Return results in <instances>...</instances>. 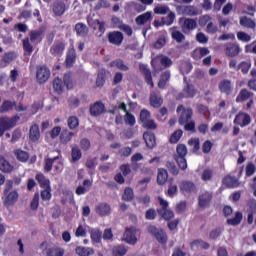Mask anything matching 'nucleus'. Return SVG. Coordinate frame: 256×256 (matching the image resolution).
Listing matches in <instances>:
<instances>
[{
  "mask_svg": "<svg viewBox=\"0 0 256 256\" xmlns=\"http://www.w3.org/2000/svg\"><path fill=\"white\" fill-rule=\"evenodd\" d=\"M4 207H13L17 201H19V192L13 190V181L7 180L4 186L3 197H2Z\"/></svg>",
  "mask_w": 256,
  "mask_h": 256,
  "instance_id": "f257e3e1",
  "label": "nucleus"
},
{
  "mask_svg": "<svg viewBox=\"0 0 256 256\" xmlns=\"http://www.w3.org/2000/svg\"><path fill=\"white\" fill-rule=\"evenodd\" d=\"M151 63L155 71H162V69H167V67H171L173 65L171 58L164 55L155 56Z\"/></svg>",
  "mask_w": 256,
  "mask_h": 256,
  "instance_id": "f03ea898",
  "label": "nucleus"
},
{
  "mask_svg": "<svg viewBox=\"0 0 256 256\" xmlns=\"http://www.w3.org/2000/svg\"><path fill=\"white\" fill-rule=\"evenodd\" d=\"M176 156L175 161L178 163V166L182 171L187 169V160L185 159L187 155V146L185 144H178L176 147Z\"/></svg>",
  "mask_w": 256,
  "mask_h": 256,
  "instance_id": "7ed1b4c3",
  "label": "nucleus"
},
{
  "mask_svg": "<svg viewBox=\"0 0 256 256\" xmlns=\"http://www.w3.org/2000/svg\"><path fill=\"white\" fill-rule=\"evenodd\" d=\"M17 121H19L18 116H14L12 118L3 117L0 118V137L5 135V131H9V129H13L15 125H17Z\"/></svg>",
  "mask_w": 256,
  "mask_h": 256,
  "instance_id": "20e7f679",
  "label": "nucleus"
},
{
  "mask_svg": "<svg viewBox=\"0 0 256 256\" xmlns=\"http://www.w3.org/2000/svg\"><path fill=\"white\" fill-rule=\"evenodd\" d=\"M122 241L128 243V245H136L137 243V228L129 227L123 234Z\"/></svg>",
  "mask_w": 256,
  "mask_h": 256,
  "instance_id": "39448f33",
  "label": "nucleus"
},
{
  "mask_svg": "<svg viewBox=\"0 0 256 256\" xmlns=\"http://www.w3.org/2000/svg\"><path fill=\"white\" fill-rule=\"evenodd\" d=\"M148 232L153 235L158 243H162L165 245L167 243V234L162 229H158L157 227L151 225L148 227Z\"/></svg>",
  "mask_w": 256,
  "mask_h": 256,
  "instance_id": "423d86ee",
  "label": "nucleus"
},
{
  "mask_svg": "<svg viewBox=\"0 0 256 256\" xmlns=\"http://www.w3.org/2000/svg\"><path fill=\"white\" fill-rule=\"evenodd\" d=\"M41 251L47 256H63L65 255V250L61 248H49L47 242H43L40 245Z\"/></svg>",
  "mask_w": 256,
  "mask_h": 256,
  "instance_id": "0eeeda50",
  "label": "nucleus"
},
{
  "mask_svg": "<svg viewBox=\"0 0 256 256\" xmlns=\"http://www.w3.org/2000/svg\"><path fill=\"white\" fill-rule=\"evenodd\" d=\"M49 77H51V71H49V68L45 66H40L36 70V79L38 83L43 84L47 83L49 81Z\"/></svg>",
  "mask_w": 256,
  "mask_h": 256,
  "instance_id": "6e6552de",
  "label": "nucleus"
},
{
  "mask_svg": "<svg viewBox=\"0 0 256 256\" xmlns=\"http://www.w3.org/2000/svg\"><path fill=\"white\" fill-rule=\"evenodd\" d=\"M234 125H239V127H247L251 124V116L245 112H239L233 121Z\"/></svg>",
  "mask_w": 256,
  "mask_h": 256,
  "instance_id": "1a4fd4ad",
  "label": "nucleus"
},
{
  "mask_svg": "<svg viewBox=\"0 0 256 256\" xmlns=\"http://www.w3.org/2000/svg\"><path fill=\"white\" fill-rule=\"evenodd\" d=\"M117 109H120L121 111L126 112V114L124 116V121H125L126 125H130V127H133V125H135V123H136L135 116L127 110V105H125L124 102H120L117 105Z\"/></svg>",
  "mask_w": 256,
  "mask_h": 256,
  "instance_id": "9d476101",
  "label": "nucleus"
},
{
  "mask_svg": "<svg viewBox=\"0 0 256 256\" xmlns=\"http://www.w3.org/2000/svg\"><path fill=\"white\" fill-rule=\"evenodd\" d=\"M109 43L112 45H121L123 43V33L119 31H113L108 34Z\"/></svg>",
  "mask_w": 256,
  "mask_h": 256,
  "instance_id": "9b49d317",
  "label": "nucleus"
},
{
  "mask_svg": "<svg viewBox=\"0 0 256 256\" xmlns=\"http://www.w3.org/2000/svg\"><path fill=\"white\" fill-rule=\"evenodd\" d=\"M241 53V48L237 44H226L225 55L227 57H237Z\"/></svg>",
  "mask_w": 256,
  "mask_h": 256,
  "instance_id": "f8f14e48",
  "label": "nucleus"
},
{
  "mask_svg": "<svg viewBox=\"0 0 256 256\" xmlns=\"http://www.w3.org/2000/svg\"><path fill=\"white\" fill-rule=\"evenodd\" d=\"M181 27L183 33H189L193 31V29H197V21H195V19L186 18Z\"/></svg>",
  "mask_w": 256,
  "mask_h": 256,
  "instance_id": "ddd939ff",
  "label": "nucleus"
},
{
  "mask_svg": "<svg viewBox=\"0 0 256 256\" xmlns=\"http://www.w3.org/2000/svg\"><path fill=\"white\" fill-rule=\"evenodd\" d=\"M211 199H213V194L209 191H204L199 196V206L207 207L211 203Z\"/></svg>",
  "mask_w": 256,
  "mask_h": 256,
  "instance_id": "4468645a",
  "label": "nucleus"
},
{
  "mask_svg": "<svg viewBox=\"0 0 256 256\" xmlns=\"http://www.w3.org/2000/svg\"><path fill=\"white\" fill-rule=\"evenodd\" d=\"M219 89L221 93H225V95H231L233 93V84L231 80H222L219 83Z\"/></svg>",
  "mask_w": 256,
  "mask_h": 256,
  "instance_id": "2eb2a0df",
  "label": "nucleus"
},
{
  "mask_svg": "<svg viewBox=\"0 0 256 256\" xmlns=\"http://www.w3.org/2000/svg\"><path fill=\"white\" fill-rule=\"evenodd\" d=\"M149 21H153V13L146 12L136 17L135 22L138 25H146Z\"/></svg>",
  "mask_w": 256,
  "mask_h": 256,
  "instance_id": "dca6fc26",
  "label": "nucleus"
},
{
  "mask_svg": "<svg viewBox=\"0 0 256 256\" xmlns=\"http://www.w3.org/2000/svg\"><path fill=\"white\" fill-rule=\"evenodd\" d=\"M96 213L100 217H105L111 213V206L107 203H100L96 206Z\"/></svg>",
  "mask_w": 256,
  "mask_h": 256,
  "instance_id": "f3484780",
  "label": "nucleus"
},
{
  "mask_svg": "<svg viewBox=\"0 0 256 256\" xmlns=\"http://www.w3.org/2000/svg\"><path fill=\"white\" fill-rule=\"evenodd\" d=\"M75 253L78 256H91L95 255V249L91 247L78 246L75 248Z\"/></svg>",
  "mask_w": 256,
  "mask_h": 256,
  "instance_id": "a211bd4d",
  "label": "nucleus"
},
{
  "mask_svg": "<svg viewBox=\"0 0 256 256\" xmlns=\"http://www.w3.org/2000/svg\"><path fill=\"white\" fill-rule=\"evenodd\" d=\"M13 169L14 167L11 162H9L5 157L0 156V171H2V173H11Z\"/></svg>",
  "mask_w": 256,
  "mask_h": 256,
  "instance_id": "6ab92c4d",
  "label": "nucleus"
},
{
  "mask_svg": "<svg viewBox=\"0 0 256 256\" xmlns=\"http://www.w3.org/2000/svg\"><path fill=\"white\" fill-rule=\"evenodd\" d=\"M149 101L151 107H154L156 109H159V107L163 105V98H161V96H159L155 92H151Z\"/></svg>",
  "mask_w": 256,
  "mask_h": 256,
  "instance_id": "aec40b11",
  "label": "nucleus"
},
{
  "mask_svg": "<svg viewBox=\"0 0 256 256\" xmlns=\"http://www.w3.org/2000/svg\"><path fill=\"white\" fill-rule=\"evenodd\" d=\"M17 55H15V52H7L2 56V59L0 61L1 67H7L9 63H12V61H15Z\"/></svg>",
  "mask_w": 256,
  "mask_h": 256,
  "instance_id": "412c9836",
  "label": "nucleus"
},
{
  "mask_svg": "<svg viewBox=\"0 0 256 256\" xmlns=\"http://www.w3.org/2000/svg\"><path fill=\"white\" fill-rule=\"evenodd\" d=\"M105 111V104L101 102H96L94 105L90 107V113L94 117L101 115Z\"/></svg>",
  "mask_w": 256,
  "mask_h": 256,
  "instance_id": "4be33fe9",
  "label": "nucleus"
},
{
  "mask_svg": "<svg viewBox=\"0 0 256 256\" xmlns=\"http://www.w3.org/2000/svg\"><path fill=\"white\" fill-rule=\"evenodd\" d=\"M191 117H193V110L191 108L183 109V112L179 118L180 125H185V123H189Z\"/></svg>",
  "mask_w": 256,
  "mask_h": 256,
  "instance_id": "5701e85b",
  "label": "nucleus"
},
{
  "mask_svg": "<svg viewBox=\"0 0 256 256\" xmlns=\"http://www.w3.org/2000/svg\"><path fill=\"white\" fill-rule=\"evenodd\" d=\"M168 179H169V174L167 173V170L163 168H159L158 174H157L158 185H165Z\"/></svg>",
  "mask_w": 256,
  "mask_h": 256,
  "instance_id": "b1692460",
  "label": "nucleus"
},
{
  "mask_svg": "<svg viewBox=\"0 0 256 256\" xmlns=\"http://www.w3.org/2000/svg\"><path fill=\"white\" fill-rule=\"evenodd\" d=\"M14 155L21 163H27L29 161V152L21 149L14 150Z\"/></svg>",
  "mask_w": 256,
  "mask_h": 256,
  "instance_id": "393cba45",
  "label": "nucleus"
},
{
  "mask_svg": "<svg viewBox=\"0 0 256 256\" xmlns=\"http://www.w3.org/2000/svg\"><path fill=\"white\" fill-rule=\"evenodd\" d=\"M29 137L30 140L35 142V141H39L40 137H41V132L39 131V125H32L29 131Z\"/></svg>",
  "mask_w": 256,
  "mask_h": 256,
  "instance_id": "a878e982",
  "label": "nucleus"
},
{
  "mask_svg": "<svg viewBox=\"0 0 256 256\" xmlns=\"http://www.w3.org/2000/svg\"><path fill=\"white\" fill-rule=\"evenodd\" d=\"M140 71L141 73H143L147 84L150 85L151 87H155V84L153 83V78L151 77V71H149L147 66L140 65Z\"/></svg>",
  "mask_w": 256,
  "mask_h": 256,
  "instance_id": "bb28decb",
  "label": "nucleus"
},
{
  "mask_svg": "<svg viewBox=\"0 0 256 256\" xmlns=\"http://www.w3.org/2000/svg\"><path fill=\"white\" fill-rule=\"evenodd\" d=\"M90 237L93 244L101 243V238L103 237V233L101 230L97 228L90 229Z\"/></svg>",
  "mask_w": 256,
  "mask_h": 256,
  "instance_id": "cd10ccee",
  "label": "nucleus"
},
{
  "mask_svg": "<svg viewBox=\"0 0 256 256\" xmlns=\"http://www.w3.org/2000/svg\"><path fill=\"white\" fill-rule=\"evenodd\" d=\"M144 141L146 143V146L149 147V149H153L156 145V139L155 134L146 132L143 135Z\"/></svg>",
  "mask_w": 256,
  "mask_h": 256,
  "instance_id": "c85d7f7f",
  "label": "nucleus"
},
{
  "mask_svg": "<svg viewBox=\"0 0 256 256\" xmlns=\"http://www.w3.org/2000/svg\"><path fill=\"white\" fill-rule=\"evenodd\" d=\"M65 51V44L63 42H56L50 49V53L52 55H63V52Z\"/></svg>",
  "mask_w": 256,
  "mask_h": 256,
  "instance_id": "c756f323",
  "label": "nucleus"
},
{
  "mask_svg": "<svg viewBox=\"0 0 256 256\" xmlns=\"http://www.w3.org/2000/svg\"><path fill=\"white\" fill-rule=\"evenodd\" d=\"M240 25L241 27H246L247 29H255L256 27L254 20L247 16L240 17Z\"/></svg>",
  "mask_w": 256,
  "mask_h": 256,
  "instance_id": "7c9ffc66",
  "label": "nucleus"
},
{
  "mask_svg": "<svg viewBox=\"0 0 256 256\" xmlns=\"http://www.w3.org/2000/svg\"><path fill=\"white\" fill-rule=\"evenodd\" d=\"M195 184L193 182L184 181L180 184V191L183 193H193L195 192Z\"/></svg>",
  "mask_w": 256,
  "mask_h": 256,
  "instance_id": "2f4dec72",
  "label": "nucleus"
},
{
  "mask_svg": "<svg viewBox=\"0 0 256 256\" xmlns=\"http://www.w3.org/2000/svg\"><path fill=\"white\" fill-rule=\"evenodd\" d=\"M223 183L224 185H226V187H229L230 189L239 187V180L233 176H226L223 179Z\"/></svg>",
  "mask_w": 256,
  "mask_h": 256,
  "instance_id": "473e14b6",
  "label": "nucleus"
},
{
  "mask_svg": "<svg viewBox=\"0 0 256 256\" xmlns=\"http://www.w3.org/2000/svg\"><path fill=\"white\" fill-rule=\"evenodd\" d=\"M206 55H209V49L205 47L197 48L192 53L194 59H202V57H206Z\"/></svg>",
  "mask_w": 256,
  "mask_h": 256,
  "instance_id": "72a5a7b5",
  "label": "nucleus"
},
{
  "mask_svg": "<svg viewBox=\"0 0 256 256\" xmlns=\"http://www.w3.org/2000/svg\"><path fill=\"white\" fill-rule=\"evenodd\" d=\"M75 31L80 37H86L89 33V28L83 23H77L75 25Z\"/></svg>",
  "mask_w": 256,
  "mask_h": 256,
  "instance_id": "f704fd0d",
  "label": "nucleus"
},
{
  "mask_svg": "<svg viewBox=\"0 0 256 256\" xmlns=\"http://www.w3.org/2000/svg\"><path fill=\"white\" fill-rule=\"evenodd\" d=\"M169 79H171V73L169 72L162 73L158 81L159 89H165V86L167 85V81H169Z\"/></svg>",
  "mask_w": 256,
  "mask_h": 256,
  "instance_id": "c9c22d12",
  "label": "nucleus"
},
{
  "mask_svg": "<svg viewBox=\"0 0 256 256\" xmlns=\"http://www.w3.org/2000/svg\"><path fill=\"white\" fill-rule=\"evenodd\" d=\"M53 12L57 17H61L65 13V4L63 2L54 3Z\"/></svg>",
  "mask_w": 256,
  "mask_h": 256,
  "instance_id": "e433bc0d",
  "label": "nucleus"
},
{
  "mask_svg": "<svg viewBox=\"0 0 256 256\" xmlns=\"http://www.w3.org/2000/svg\"><path fill=\"white\" fill-rule=\"evenodd\" d=\"M251 97V92L247 89H242L238 96L236 97V103H243V101H247Z\"/></svg>",
  "mask_w": 256,
  "mask_h": 256,
  "instance_id": "4c0bfd02",
  "label": "nucleus"
},
{
  "mask_svg": "<svg viewBox=\"0 0 256 256\" xmlns=\"http://www.w3.org/2000/svg\"><path fill=\"white\" fill-rule=\"evenodd\" d=\"M36 180L38 181V183L42 187V189L47 188V187H51V182L43 174H37L36 175Z\"/></svg>",
  "mask_w": 256,
  "mask_h": 256,
  "instance_id": "58836bf2",
  "label": "nucleus"
},
{
  "mask_svg": "<svg viewBox=\"0 0 256 256\" xmlns=\"http://www.w3.org/2000/svg\"><path fill=\"white\" fill-rule=\"evenodd\" d=\"M171 9H169V6L166 5H156L154 7V13L156 15H167V13H170Z\"/></svg>",
  "mask_w": 256,
  "mask_h": 256,
  "instance_id": "ea45409f",
  "label": "nucleus"
},
{
  "mask_svg": "<svg viewBox=\"0 0 256 256\" xmlns=\"http://www.w3.org/2000/svg\"><path fill=\"white\" fill-rule=\"evenodd\" d=\"M249 69H251V61H242L238 64V71H241L243 75H247L249 73Z\"/></svg>",
  "mask_w": 256,
  "mask_h": 256,
  "instance_id": "a19ab883",
  "label": "nucleus"
},
{
  "mask_svg": "<svg viewBox=\"0 0 256 256\" xmlns=\"http://www.w3.org/2000/svg\"><path fill=\"white\" fill-rule=\"evenodd\" d=\"M127 255V248L123 245L115 246L112 250V256H125Z\"/></svg>",
  "mask_w": 256,
  "mask_h": 256,
  "instance_id": "79ce46f5",
  "label": "nucleus"
},
{
  "mask_svg": "<svg viewBox=\"0 0 256 256\" xmlns=\"http://www.w3.org/2000/svg\"><path fill=\"white\" fill-rule=\"evenodd\" d=\"M77 55L75 53V48H72L68 51L67 58H66V65L67 67H71L73 63H75Z\"/></svg>",
  "mask_w": 256,
  "mask_h": 256,
  "instance_id": "37998d69",
  "label": "nucleus"
},
{
  "mask_svg": "<svg viewBox=\"0 0 256 256\" xmlns=\"http://www.w3.org/2000/svg\"><path fill=\"white\" fill-rule=\"evenodd\" d=\"M183 13L189 17H194L195 15H199V10L195 6H185L183 8Z\"/></svg>",
  "mask_w": 256,
  "mask_h": 256,
  "instance_id": "c03bdc74",
  "label": "nucleus"
},
{
  "mask_svg": "<svg viewBox=\"0 0 256 256\" xmlns=\"http://www.w3.org/2000/svg\"><path fill=\"white\" fill-rule=\"evenodd\" d=\"M110 67H117L120 71H129V66L123 60H115L110 63Z\"/></svg>",
  "mask_w": 256,
  "mask_h": 256,
  "instance_id": "a18cd8bd",
  "label": "nucleus"
},
{
  "mask_svg": "<svg viewBox=\"0 0 256 256\" xmlns=\"http://www.w3.org/2000/svg\"><path fill=\"white\" fill-rule=\"evenodd\" d=\"M243 220V214L241 212H236L235 217L230 218L227 220L228 225H239L241 221Z\"/></svg>",
  "mask_w": 256,
  "mask_h": 256,
  "instance_id": "49530a36",
  "label": "nucleus"
},
{
  "mask_svg": "<svg viewBox=\"0 0 256 256\" xmlns=\"http://www.w3.org/2000/svg\"><path fill=\"white\" fill-rule=\"evenodd\" d=\"M12 109H15V102L6 100L0 106V113H7V111H11Z\"/></svg>",
  "mask_w": 256,
  "mask_h": 256,
  "instance_id": "de8ad7c7",
  "label": "nucleus"
},
{
  "mask_svg": "<svg viewBox=\"0 0 256 256\" xmlns=\"http://www.w3.org/2000/svg\"><path fill=\"white\" fill-rule=\"evenodd\" d=\"M171 35L172 39L177 41V43H183V41H185V35H183V33L179 30L173 29Z\"/></svg>",
  "mask_w": 256,
  "mask_h": 256,
  "instance_id": "09e8293b",
  "label": "nucleus"
},
{
  "mask_svg": "<svg viewBox=\"0 0 256 256\" xmlns=\"http://www.w3.org/2000/svg\"><path fill=\"white\" fill-rule=\"evenodd\" d=\"M158 213L165 219L166 221H170V219H173L175 217V213L173 210L165 209V210H158Z\"/></svg>",
  "mask_w": 256,
  "mask_h": 256,
  "instance_id": "8fccbe9b",
  "label": "nucleus"
},
{
  "mask_svg": "<svg viewBox=\"0 0 256 256\" xmlns=\"http://www.w3.org/2000/svg\"><path fill=\"white\" fill-rule=\"evenodd\" d=\"M53 89L56 93H63V80L61 78H55L53 81Z\"/></svg>",
  "mask_w": 256,
  "mask_h": 256,
  "instance_id": "3c124183",
  "label": "nucleus"
},
{
  "mask_svg": "<svg viewBox=\"0 0 256 256\" xmlns=\"http://www.w3.org/2000/svg\"><path fill=\"white\" fill-rule=\"evenodd\" d=\"M74 135L75 134L73 132H69V130H64L60 135L61 142L69 143V141H71V139H73Z\"/></svg>",
  "mask_w": 256,
  "mask_h": 256,
  "instance_id": "603ef678",
  "label": "nucleus"
},
{
  "mask_svg": "<svg viewBox=\"0 0 256 256\" xmlns=\"http://www.w3.org/2000/svg\"><path fill=\"white\" fill-rule=\"evenodd\" d=\"M167 16L162 18L163 25H173V21H175V13L173 11H170V13L166 14Z\"/></svg>",
  "mask_w": 256,
  "mask_h": 256,
  "instance_id": "864d4df0",
  "label": "nucleus"
},
{
  "mask_svg": "<svg viewBox=\"0 0 256 256\" xmlns=\"http://www.w3.org/2000/svg\"><path fill=\"white\" fill-rule=\"evenodd\" d=\"M59 159V156H56L54 158H46L45 159V164H44V171L49 173L51 169H53V162L57 161Z\"/></svg>",
  "mask_w": 256,
  "mask_h": 256,
  "instance_id": "5fc2aeb1",
  "label": "nucleus"
},
{
  "mask_svg": "<svg viewBox=\"0 0 256 256\" xmlns=\"http://www.w3.org/2000/svg\"><path fill=\"white\" fill-rule=\"evenodd\" d=\"M135 197V195L133 194V189L127 187L124 190V194L122 195V200L123 201H133V198Z\"/></svg>",
  "mask_w": 256,
  "mask_h": 256,
  "instance_id": "6e6d98bb",
  "label": "nucleus"
},
{
  "mask_svg": "<svg viewBox=\"0 0 256 256\" xmlns=\"http://www.w3.org/2000/svg\"><path fill=\"white\" fill-rule=\"evenodd\" d=\"M40 195H41L42 201H51V197H52L51 186H48V187L44 188L41 191Z\"/></svg>",
  "mask_w": 256,
  "mask_h": 256,
  "instance_id": "4d7b16f0",
  "label": "nucleus"
},
{
  "mask_svg": "<svg viewBox=\"0 0 256 256\" xmlns=\"http://www.w3.org/2000/svg\"><path fill=\"white\" fill-rule=\"evenodd\" d=\"M67 123L69 129H77L79 127V119L76 116H70Z\"/></svg>",
  "mask_w": 256,
  "mask_h": 256,
  "instance_id": "13d9d810",
  "label": "nucleus"
},
{
  "mask_svg": "<svg viewBox=\"0 0 256 256\" xmlns=\"http://www.w3.org/2000/svg\"><path fill=\"white\" fill-rule=\"evenodd\" d=\"M22 43L25 55H31V53H33V46L29 42V38L22 40Z\"/></svg>",
  "mask_w": 256,
  "mask_h": 256,
  "instance_id": "bf43d9fd",
  "label": "nucleus"
},
{
  "mask_svg": "<svg viewBox=\"0 0 256 256\" xmlns=\"http://www.w3.org/2000/svg\"><path fill=\"white\" fill-rule=\"evenodd\" d=\"M105 85V71L102 70L98 72V76L96 79V87H103Z\"/></svg>",
  "mask_w": 256,
  "mask_h": 256,
  "instance_id": "052dcab7",
  "label": "nucleus"
},
{
  "mask_svg": "<svg viewBox=\"0 0 256 256\" xmlns=\"http://www.w3.org/2000/svg\"><path fill=\"white\" fill-rule=\"evenodd\" d=\"M41 35H43V31L41 30L30 32V41H32V43H35V41H41Z\"/></svg>",
  "mask_w": 256,
  "mask_h": 256,
  "instance_id": "680f3d73",
  "label": "nucleus"
},
{
  "mask_svg": "<svg viewBox=\"0 0 256 256\" xmlns=\"http://www.w3.org/2000/svg\"><path fill=\"white\" fill-rule=\"evenodd\" d=\"M181 137H183V130H176L170 137V143H179Z\"/></svg>",
  "mask_w": 256,
  "mask_h": 256,
  "instance_id": "e2e57ef3",
  "label": "nucleus"
},
{
  "mask_svg": "<svg viewBox=\"0 0 256 256\" xmlns=\"http://www.w3.org/2000/svg\"><path fill=\"white\" fill-rule=\"evenodd\" d=\"M245 170H246V177H252V175H254L256 171L255 164H253V162H249L246 165Z\"/></svg>",
  "mask_w": 256,
  "mask_h": 256,
  "instance_id": "0e129e2a",
  "label": "nucleus"
},
{
  "mask_svg": "<svg viewBox=\"0 0 256 256\" xmlns=\"http://www.w3.org/2000/svg\"><path fill=\"white\" fill-rule=\"evenodd\" d=\"M237 39L239 41H243L244 43H249V41H251V35L240 31L237 33Z\"/></svg>",
  "mask_w": 256,
  "mask_h": 256,
  "instance_id": "69168bd1",
  "label": "nucleus"
},
{
  "mask_svg": "<svg viewBox=\"0 0 256 256\" xmlns=\"http://www.w3.org/2000/svg\"><path fill=\"white\" fill-rule=\"evenodd\" d=\"M82 154L81 150L78 147L72 148V161L75 163L76 161H79L81 159Z\"/></svg>",
  "mask_w": 256,
  "mask_h": 256,
  "instance_id": "338daca9",
  "label": "nucleus"
},
{
  "mask_svg": "<svg viewBox=\"0 0 256 256\" xmlns=\"http://www.w3.org/2000/svg\"><path fill=\"white\" fill-rule=\"evenodd\" d=\"M188 145H190L194 152L199 151V138H192L188 141Z\"/></svg>",
  "mask_w": 256,
  "mask_h": 256,
  "instance_id": "774afa93",
  "label": "nucleus"
}]
</instances>
